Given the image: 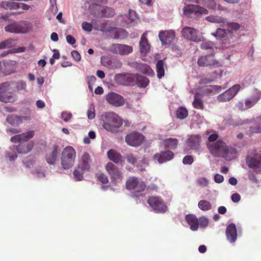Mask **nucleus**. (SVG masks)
<instances>
[{
	"instance_id": "nucleus-6",
	"label": "nucleus",
	"mask_w": 261,
	"mask_h": 261,
	"mask_svg": "<svg viewBox=\"0 0 261 261\" xmlns=\"http://www.w3.org/2000/svg\"><path fill=\"white\" fill-rule=\"evenodd\" d=\"M207 148L211 153L215 156L221 157L226 146L225 142L218 140L214 143L207 144Z\"/></svg>"
},
{
	"instance_id": "nucleus-25",
	"label": "nucleus",
	"mask_w": 261,
	"mask_h": 261,
	"mask_svg": "<svg viewBox=\"0 0 261 261\" xmlns=\"http://www.w3.org/2000/svg\"><path fill=\"white\" fill-rule=\"evenodd\" d=\"M92 24L94 26V29L95 30L100 31L102 32H107L110 31L107 28V22L106 20H96L93 19L92 20Z\"/></svg>"
},
{
	"instance_id": "nucleus-63",
	"label": "nucleus",
	"mask_w": 261,
	"mask_h": 261,
	"mask_svg": "<svg viewBox=\"0 0 261 261\" xmlns=\"http://www.w3.org/2000/svg\"><path fill=\"white\" fill-rule=\"evenodd\" d=\"M11 141L13 143H21L19 135L13 136L11 138Z\"/></svg>"
},
{
	"instance_id": "nucleus-58",
	"label": "nucleus",
	"mask_w": 261,
	"mask_h": 261,
	"mask_svg": "<svg viewBox=\"0 0 261 261\" xmlns=\"http://www.w3.org/2000/svg\"><path fill=\"white\" fill-rule=\"evenodd\" d=\"M207 18L211 19L210 21L213 22H215L217 23H224L225 22V20L224 18L221 17H213L212 18L210 17H207Z\"/></svg>"
},
{
	"instance_id": "nucleus-35",
	"label": "nucleus",
	"mask_w": 261,
	"mask_h": 261,
	"mask_svg": "<svg viewBox=\"0 0 261 261\" xmlns=\"http://www.w3.org/2000/svg\"><path fill=\"white\" fill-rule=\"evenodd\" d=\"M164 142L167 147H169L171 149L176 148L178 145V140L175 138L167 139L164 140Z\"/></svg>"
},
{
	"instance_id": "nucleus-51",
	"label": "nucleus",
	"mask_w": 261,
	"mask_h": 261,
	"mask_svg": "<svg viewBox=\"0 0 261 261\" xmlns=\"http://www.w3.org/2000/svg\"><path fill=\"white\" fill-rule=\"evenodd\" d=\"M182 162L184 164L190 165L193 162V158L191 155H186L184 158Z\"/></svg>"
},
{
	"instance_id": "nucleus-20",
	"label": "nucleus",
	"mask_w": 261,
	"mask_h": 261,
	"mask_svg": "<svg viewBox=\"0 0 261 261\" xmlns=\"http://www.w3.org/2000/svg\"><path fill=\"white\" fill-rule=\"evenodd\" d=\"M34 146V143L32 142L23 143L21 142L17 146H14L13 147L19 153H27L30 152Z\"/></svg>"
},
{
	"instance_id": "nucleus-26",
	"label": "nucleus",
	"mask_w": 261,
	"mask_h": 261,
	"mask_svg": "<svg viewBox=\"0 0 261 261\" xmlns=\"http://www.w3.org/2000/svg\"><path fill=\"white\" fill-rule=\"evenodd\" d=\"M201 137L198 135H192L187 140V144L192 149L198 148L200 142Z\"/></svg>"
},
{
	"instance_id": "nucleus-59",
	"label": "nucleus",
	"mask_w": 261,
	"mask_h": 261,
	"mask_svg": "<svg viewBox=\"0 0 261 261\" xmlns=\"http://www.w3.org/2000/svg\"><path fill=\"white\" fill-rule=\"evenodd\" d=\"M19 8V3L11 2L9 4V9H17Z\"/></svg>"
},
{
	"instance_id": "nucleus-55",
	"label": "nucleus",
	"mask_w": 261,
	"mask_h": 261,
	"mask_svg": "<svg viewBox=\"0 0 261 261\" xmlns=\"http://www.w3.org/2000/svg\"><path fill=\"white\" fill-rule=\"evenodd\" d=\"M71 55L75 61H79L81 60V55L77 51H72Z\"/></svg>"
},
{
	"instance_id": "nucleus-28",
	"label": "nucleus",
	"mask_w": 261,
	"mask_h": 261,
	"mask_svg": "<svg viewBox=\"0 0 261 261\" xmlns=\"http://www.w3.org/2000/svg\"><path fill=\"white\" fill-rule=\"evenodd\" d=\"M59 147L57 145H54L51 153L46 156V161L50 164H54L57 161Z\"/></svg>"
},
{
	"instance_id": "nucleus-62",
	"label": "nucleus",
	"mask_w": 261,
	"mask_h": 261,
	"mask_svg": "<svg viewBox=\"0 0 261 261\" xmlns=\"http://www.w3.org/2000/svg\"><path fill=\"white\" fill-rule=\"evenodd\" d=\"M96 177L97 179H107V176L101 172H98L96 174Z\"/></svg>"
},
{
	"instance_id": "nucleus-10",
	"label": "nucleus",
	"mask_w": 261,
	"mask_h": 261,
	"mask_svg": "<svg viewBox=\"0 0 261 261\" xmlns=\"http://www.w3.org/2000/svg\"><path fill=\"white\" fill-rule=\"evenodd\" d=\"M136 75L129 73L117 74L115 79L117 82L124 86H133L135 84Z\"/></svg>"
},
{
	"instance_id": "nucleus-18",
	"label": "nucleus",
	"mask_w": 261,
	"mask_h": 261,
	"mask_svg": "<svg viewBox=\"0 0 261 261\" xmlns=\"http://www.w3.org/2000/svg\"><path fill=\"white\" fill-rule=\"evenodd\" d=\"M17 95L11 92L4 90L0 92V101L4 103H13L16 101Z\"/></svg>"
},
{
	"instance_id": "nucleus-49",
	"label": "nucleus",
	"mask_w": 261,
	"mask_h": 261,
	"mask_svg": "<svg viewBox=\"0 0 261 261\" xmlns=\"http://www.w3.org/2000/svg\"><path fill=\"white\" fill-rule=\"evenodd\" d=\"M72 115L71 113L63 112L61 114V118L65 122L68 121L72 117Z\"/></svg>"
},
{
	"instance_id": "nucleus-57",
	"label": "nucleus",
	"mask_w": 261,
	"mask_h": 261,
	"mask_svg": "<svg viewBox=\"0 0 261 261\" xmlns=\"http://www.w3.org/2000/svg\"><path fill=\"white\" fill-rule=\"evenodd\" d=\"M66 41L69 44L71 45L75 44L76 42L75 38L70 35L66 36Z\"/></svg>"
},
{
	"instance_id": "nucleus-34",
	"label": "nucleus",
	"mask_w": 261,
	"mask_h": 261,
	"mask_svg": "<svg viewBox=\"0 0 261 261\" xmlns=\"http://www.w3.org/2000/svg\"><path fill=\"white\" fill-rule=\"evenodd\" d=\"M176 115L177 118L184 119L187 117L188 111L186 108L183 107L178 108L176 112Z\"/></svg>"
},
{
	"instance_id": "nucleus-3",
	"label": "nucleus",
	"mask_w": 261,
	"mask_h": 261,
	"mask_svg": "<svg viewBox=\"0 0 261 261\" xmlns=\"http://www.w3.org/2000/svg\"><path fill=\"white\" fill-rule=\"evenodd\" d=\"M32 29L31 23L27 21H14L5 27L6 32L14 34H26Z\"/></svg>"
},
{
	"instance_id": "nucleus-61",
	"label": "nucleus",
	"mask_w": 261,
	"mask_h": 261,
	"mask_svg": "<svg viewBox=\"0 0 261 261\" xmlns=\"http://www.w3.org/2000/svg\"><path fill=\"white\" fill-rule=\"evenodd\" d=\"M96 80L95 76L92 75L87 77V83L88 84H94Z\"/></svg>"
},
{
	"instance_id": "nucleus-45",
	"label": "nucleus",
	"mask_w": 261,
	"mask_h": 261,
	"mask_svg": "<svg viewBox=\"0 0 261 261\" xmlns=\"http://www.w3.org/2000/svg\"><path fill=\"white\" fill-rule=\"evenodd\" d=\"M202 5L212 9H215L216 8V3L214 0H204Z\"/></svg>"
},
{
	"instance_id": "nucleus-41",
	"label": "nucleus",
	"mask_w": 261,
	"mask_h": 261,
	"mask_svg": "<svg viewBox=\"0 0 261 261\" xmlns=\"http://www.w3.org/2000/svg\"><path fill=\"white\" fill-rule=\"evenodd\" d=\"M110 68L112 69L120 68L122 66V62L116 59H112L109 61Z\"/></svg>"
},
{
	"instance_id": "nucleus-31",
	"label": "nucleus",
	"mask_w": 261,
	"mask_h": 261,
	"mask_svg": "<svg viewBox=\"0 0 261 261\" xmlns=\"http://www.w3.org/2000/svg\"><path fill=\"white\" fill-rule=\"evenodd\" d=\"M109 159L116 163H118L122 160V155L116 151L111 149L107 153Z\"/></svg>"
},
{
	"instance_id": "nucleus-5",
	"label": "nucleus",
	"mask_w": 261,
	"mask_h": 261,
	"mask_svg": "<svg viewBox=\"0 0 261 261\" xmlns=\"http://www.w3.org/2000/svg\"><path fill=\"white\" fill-rule=\"evenodd\" d=\"M246 164L249 168L260 170L261 169V153L254 152L246 157Z\"/></svg>"
},
{
	"instance_id": "nucleus-24",
	"label": "nucleus",
	"mask_w": 261,
	"mask_h": 261,
	"mask_svg": "<svg viewBox=\"0 0 261 261\" xmlns=\"http://www.w3.org/2000/svg\"><path fill=\"white\" fill-rule=\"evenodd\" d=\"M146 36L147 33L145 32L143 34L141 37L139 44L140 50L142 53H147L150 50V45L148 44Z\"/></svg>"
},
{
	"instance_id": "nucleus-29",
	"label": "nucleus",
	"mask_w": 261,
	"mask_h": 261,
	"mask_svg": "<svg viewBox=\"0 0 261 261\" xmlns=\"http://www.w3.org/2000/svg\"><path fill=\"white\" fill-rule=\"evenodd\" d=\"M91 162L90 156L88 153L84 152L81 158V160L79 166L85 168L86 170H89L90 163Z\"/></svg>"
},
{
	"instance_id": "nucleus-32",
	"label": "nucleus",
	"mask_w": 261,
	"mask_h": 261,
	"mask_svg": "<svg viewBox=\"0 0 261 261\" xmlns=\"http://www.w3.org/2000/svg\"><path fill=\"white\" fill-rule=\"evenodd\" d=\"M165 63L163 60H158L156 64L157 76L160 79L165 75Z\"/></svg>"
},
{
	"instance_id": "nucleus-36",
	"label": "nucleus",
	"mask_w": 261,
	"mask_h": 261,
	"mask_svg": "<svg viewBox=\"0 0 261 261\" xmlns=\"http://www.w3.org/2000/svg\"><path fill=\"white\" fill-rule=\"evenodd\" d=\"M217 39L225 40L227 38L226 31L224 29H218L215 34H213Z\"/></svg>"
},
{
	"instance_id": "nucleus-1",
	"label": "nucleus",
	"mask_w": 261,
	"mask_h": 261,
	"mask_svg": "<svg viewBox=\"0 0 261 261\" xmlns=\"http://www.w3.org/2000/svg\"><path fill=\"white\" fill-rule=\"evenodd\" d=\"M102 127L108 132L116 133L122 126L123 121L118 115L113 112H108L101 116Z\"/></svg>"
},
{
	"instance_id": "nucleus-56",
	"label": "nucleus",
	"mask_w": 261,
	"mask_h": 261,
	"mask_svg": "<svg viewBox=\"0 0 261 261\" xmlns=\"http://www.w3.org/2000/svg\"><path fill=\"white\" fill-rule=\"evenodd\" d=\"M231 199L233 202H238L240 199V195L238 193H234L231 196Z\"/></svg>"
},
{
	"instance_id": "nucleus-33",
	"label": "nucleus",
	"mask_w": 261,
	"mask_h": 261,
	"mask_svg": "<svg viewBox=\"0 0 261 261\" xmlns=\"http://www.w3.org/2000/svg\"><path fill=\"white\" fill-rule=\"evenodd\" d=\"M193 106L194 108L197 109L203 110L204 106L201 98L200 96V94L198 93H196L194 96V99L192 103Z\"/></svg>"
},
{
	"instance_id": "nucleus-30",
	"label": "nucleus",
	"mask_w": 261,
	"mask_h": 261,
	"mask_svg": "<svg viewBox=\"0 0 261 261\" xmlns=\"http://www.w3.org/2000/svg\"><path fill=\"white\" fill-rule=\"evenodd\" d=\"M135 75V83L139 87L145 88L148 85L149 80L147 77L140 74Z\"/></svg>"
},
{
	"instance_id": "nucleus-15",
	"label": "nucleus",
	"mask_w": 261,
	"mask_h": 261,
	"mask_svg": "<svg viewBox=\"0 0 261 261\" xmlns=\"http://www.w3.org/2000/svg\"><path fill=\"white\" fill-rule=\"evenodd\" d=\"M175 36V32L172 30L162 31L159 34V37L163 44L171 43L173 41Z\"/></svg>"
},
{
	"instance_id": "nucleus-47",
	"label": "nucleus",
	"mask_w": 261,
	"mask_h": 261,
	"mask_svg": "<svg viewBox=\"0 0 261 261\" xmlns=\"http://www.w3.org/2000/svg\"><path fill=\"white\" fill-rule=\"evenodd\" d=\"M93 25L90 23L85 21L82 23V28L84 30L90 32L92 31L93 28Z\"/></svg>"
},
{
	"instance_id": "nucleus-7",
	"label": "nucleus",
	"mask_w": 261,
	"mask_h": 261,
	"mask_svg": "<svg viewBox=\"0 0 261 261\" xmlns=\"http://www.w3.org/2000/svg\"><path fill=\"white\" fill-rule=\"evenodd\" d=\"M126 143L129 146L138 147L144 140V136L138 132H133L126 135L125 137Z\"/></svg>"
},
{
	"instance_id": "nucleus-39",
	"label": "nucleus",
	"mask_w": 261,
	"mask_h": 261,
	"mask_svg": "<svg viewBox=\"0 0 261 261\" xmlns=\"http://www.w3.org/2000/svg\"><path fill=\"white\" fill-rule=\"evenodd\" d=\"M34 135V132L33 130L29 131L21 134H19L21 142L25 143L28 140L31 139Z\"/></svg>"
},
{
	"instance_id": "nucleus-4",
	"label": "nucleus",
	"mask_w": 261,
	"mask_h": 261,
	"mask_svg": "<svg viewBox=\"0 0 261 261\" xmlns=\"http://www.w3.org/2000/svg\"><path fill=\"white\" fill-rule=\"evenodd\" d=\"M147 203L156 213H164L167 211L166 203L159 197H149Z\"/></svg>"
},
{
	"instance_id": "nucleus-53",
	"label": "nucleus",
	"mask_w": 261,
	"mask_h": 261,
	"mask_svg": "<svg viewBox=\"0 0 261 261\" xmlns=\"http://www.w3.org/2000/svg\"><path fill=\"white\" fill-rule=\"evenodd\" d=\"M127 161L133 165H135L137 163L136 158L133 156V154H128L126 156Z\"/></svg>"
},
{
	"instance_id": "nucleus-27",
	"label": "nucleus",
	"mask_w": 261,
	"mask_h": 261,
	"mask_svg": "<svg viewBox=\"0 0 261 261\" xmlns=\"http://www.w3.org/2000/svg\"><path fill=\"white\" fill-rule=\"evenodd\" d=\"M115 15L114 10L109 7H102L101 9L95 15L99 17H112Z\"/></svg>"
},
{
	"instance_id": "nucleus-21",
	"label": "nucleus",
	"mask_w": 261,
	"mask_h": 261,
	"mask_svg": "<svg viewBox=\"0 0 261 261\" xmlns=\"http://www.w3.org/2000/svg\"><path fill=\"white\" fill-rule=\"evenodd\" d=\"M106 168L109 174L111 176L112 179H117L121 177V174L118 169L113 163H108Z\"/></svg>"
},
{
	"instance_id": "nucleus-11",
	"label": "nucleus",
	"mask_w": 261,
	"mask_h": 261,
	"mask_svg": "<svg viewBox=\"0 0 261 261\" xmlns=\"http://www.w3.org/2000/svg\"><path fill=\"white\" fill-rule=\"evenodd\" d=\"M106 100L111 105L116 107L122 106L125 103V99L120 95L115 93L110 92L106 95Z\"/></svg>"
},
{
	"instance_id": "nucleus-40",
	"label": "nucleus",
	"mask_w": 261,
	"mask_h": 261,
	"mask_svg": "<svg viewBox=\"0 0 261 261\" xmlns=\"http://www.w3.org/2000/svg\"><path fill=\"white\" fill-rule=\"evenodd\" d=\"M138 68L144 74L150 75L153 72L152 69L146 64H140L138 65Z\"/></svg>"
},
{
	"instance_id": "nucleus-12",
	"label": "nucleus",
	"mask_w": 261,
	"mask_h": 261,
	"mask_svg": "<svg viewBox=\"0 0 261 261\" xmlns=\"http://www.w3.org/2000/svg\"><path fill=\"white\" fill-rule=\"evenodd\" d=\"M185 15H189L194 13L196 15L207 14L208 10L197 5H187L183 9Z\"/></svg>"
},
{
	"instance_id": "nucleus-19",
	"label": "nucleus",
	"mask_w": 261,
	"mask_h": 261,
	"mask_svg": "<svg viewBox=\"0 0 261 261\" xmlns=\"http://www.w3.org/2000/svg\"><path fill=\"white\" fill-rule=\"evenodd\" d=\"M174 156V153L169 150H166L162 151L160 153H156L154 155V159L158 161L160 163H163L168 161L171 160Z\"/></svg>"
},
{
	"instance_id": "nucleus-22",
	"label": "nucleus",
	"mask_w": 261,
	"mask_h": 261,
	"mask_svg": "<svg viewBox=\"0 0 261 261\" xmlns=\"http://www.w3.org/2000/svg\"><path fill=\"white\" fill-rule=\"evenodd\" d=\"M185 219L190 226V229L193 231H196L199 227V222L197 218L194 215L188 214L186 216Z\"/></svg>"
},
{
	"instance_id": "nucleus-46",
	"label": "nucleus",
	"mask_w": 261,
	"mask_h": 261,
	"mask_svg": "<svg viewBox=\"0 0 261 261\" xmlns=\"http://www.w3.org/2000/svg\"><path fill=\"white\" fill-rule=\"evenodd\" d=\"M198 222L199 226L202 228H205L207 227L208 224V219L204 217H201L199 218V219H198Z\"/></svg>"
},
{
	"instance_id": "nucleus-37",
	"label": "nucleus",
	"mask_w": 261,
	"mask_h": 261,
	"mask_svg": "<svg viewBox=\"0 0 261 261\" xmlns=\"http://www.w3.org/2000/svg\"><path fill=\"white\" fill-rule=\"evenodd\" d=\"M198 207L203 211H207L211 209L212 205L211 203L205 200H201L199 201L198 204Z\"/></svg>"
},
{
	"instance_id": "nucleus-13",
	"label": "nucleus",
	"mask_w": 261,
	"mask_h": 261,
	"mask_svg": "<svg viewBox=\"0 0 261 261\" xmlns=\"http://www.w3.org/2000/svg\"><path fill=\"white\" fill-rule=\"evenodd\" d=\"M110 51L121 56L127 55L132 53L133 47L125 44H113L110 47Z\"/></svg>"
},
{
	"instance_id": "nucleus-17",
	"label": "nucleus",
	"mask_w": 261,
	"mask_h": 261,
	"mask_svg": "<svg viewBox=\"0 0 261 261\" xmlns=\"http://www.w3.org/2000/svg\"><path fill=\"white\" fill-rule=\"evenodd\" d=\"M226 236L227 239L231 243H234L237 239V231L236 225L234 223L229 224L226 229Z\"/></svg>"
},
{
	"instance_id": "nucleus-43",
	"label": "nucleus",
	"mask_w": 261,
	"mask_h": 261,
	"mask_svg": "<svg viewBox=\"0 0 261 261\" xmlns=\"http://www.w3.org/2000/svg\"><path fill=\"white\" fill-rule=\"evenodd\" d=\"M258 133H261V127L257 125L250 127L248 130V134L249 135Z\"/></svg>"
},
{
	"instance_id": "nucleus-50",
	"label": "nucleus",
	"mask_w": 261,
	"mask_h": 261,
	"mask_svg": "<svg viewBox=\"0 0 261 261\" xmlns=\"http://www.w3.org/2000/svg\"><path fill=\"white\" fill-rule=\"evenodd\" d=\"M228 27L231 29V31H237L240 29V25L237 22H229L228 23Z\"/></svg>"
},
{
	"instance_id": "nucleus-42",
	"label": "nucleus",
	"mask_w": 261,
	"mask_h": 261,
	"mask_svg": "<svg viewBox=\"0 0 261 261\" xmlns=\"http://www.w3.org/2000/svg\"><path fill=\"white\" fill-rule=\"evenodd\" d=\"M19 121V118L15 115H9L7 117V121L11 125L17 124Z\"/></svg>"
},
{
	"instance_id": "nucleus-60",
	"label": "nucleus",
	"mask_w": 261,
	"mask_h": 261,
	"mask_svg": "<svg viewBox=\"0 0 261 261\" xmlns=\"http://www.w3.org/2000/svg\"><path fill=\"white\" fill-rule=\"evenodd\" d=\"M213 79H207L206 77H202L199 81L200 84H206L211 83L213 81Z\"/></svg>"
},
{
	"instance_id": "nucleus-44",
	"label": "nucleus",
	"mask_w": 261,
	"mask_h": 261,
	"mask_svg": "<svg viewBox=\"0 0 261 261\" xmlns=\"http://www.w3.org/2000/svg\"><path fill=\"white\" fill-rule=\"evenodd\" d=\"M213 46L214 44L210 41L203 42L200 45L201 48L203 49H211L213 50Z\"/></svg>"
},
{
	"instance_id": "nucleus-9",
	"label": "nucleus",
	"mask_w": 261,
	"mask_h": 261,
	"mask_svg": "<svg viewBox=\"0 0 261 261\" xmlns=\"http://www.w3.org/2000/svg\"><path fill=\"white\" fill-rule=\"evenodd\" d=\"M197 64L201 67L214 66L218 67L221 66L220 63L215 59L214 55L213 54L201 56L198 59Z\"/></svg>"
},
{
	"instance_id": "nucleus-16",
	"label": "nucleus",
	"mask_w": 261,
	"mask_h": 261,
	"mask_svg": "<svg viewBox=\"0 0 261 261\" xmlns=\"http://www.w3.org/2000/svg\"><path fill=\"white\" fill-rule=\"evenodd\" d=\"M126 187L128 190H133L136 192H141L144 190L146 185L142 180H127Z\"/></svg>"
},
{
	"instance_id": "nucleus-48",
	"label": "nucleus",
	"mask_w": 261,
	"mask_h": 261,
	"mask_svg": "<svg viewBox=\"0 0 261 261\" xmlns=\"http://www.w3.org/2000/svg\"><path fill=\"white\" fill-rule=\"evenodd\" d=\"M27 84L23 81H20L16 84V88L17 91L25 90Z\"/></svg>"
},
{
	"instance_id": "nucleus-23",
	"label": "nucleus",
	"mask_w": 261,
	"mask_h": 261,
	"mask_svg": "<svg viewBox=\"0 0 261 261\" xmlns=\"http://www.w3.org/2000/svg\"><path fill=\"white\" fill-rule=\"evenodd\" d=\"M237 153V151L235 148L226 145L221 157L224 158L226 160L230 161L236 157Z\"/></svg>"
},
{
	"instance_id": "nucleus-52",
	"label": "nucleus",
	"mask_w": 261,
	"mask_h": 261,
	"mask_svg": "<svg viewBox=\"0 0 261 261\" xmlns=\"http://www.w3.org/2000/svg\"><path fill=\"white\" fill-rule=\"evenodd\" d=\"M95 116V111L94 107H91L88 110V117L89 119H92Z\"/></svg>"
},
{
	"instance_id": "nucleus-14",
	"label": "nucleus",
	"mask_w": 261,
	"mask_h": 261,
	"mask_svg": "<svg viewBox=\"0 0 261 261\" xmlns=\"http://www.w3.org/2000/svg\"><path fill=\"white\" fill-rule=\"evenodd\" d=\"M198 32L193 28L185 27L181 30L182 36L188 40L194 42L201 41L200 38L197 36Z\"/></svg>"
},
{
	"instance_id": "nucleus-2",
	"label": "nucleus",
	"mask_w": 261,
	"mask_h": 261,
	"mask_svg": "<svg viewBox=\"0 0 261 261\" xmlns=\"http://www.w3.org/2000/svg\"><path fill=\"white\" fill-rule=\"evenodd\" d=\"M76 151L71 146H68L64 148L61 156V164L64 169L71 168L75 162Z\"/></svg>"
},
{
	"instance_id": "nucleus-8",
	"label": "nucleus",
	"mask_w": 261,
	"mask_h": 261,
	"mask_svg": "<svg viewBox=\"0 0 261 261\" xmlns=\"http://www.w3.org/2000/svg\"><path fill=\"white\" fill-rule=\"evenodd\" d=\"M241 88L239 84L235 85L217 96V100L220 102H226L231 100Z\"/></svg>"
},
{
	"instance_id": "nucleus-38",
	"label": "nucleus",
	"mask_w": 261,
	"mask_h": 261,
	"mask_svg": "<svg viewBox=\"0 0 261 261\" xmlns=\"http://www.w3.org/2000/svg\"><path fill=\"white\" fill-rule=\"evenodd\" d=\"M86 170H87L85 169V168L79 165L73 171L74 178L76 179H82L83 177V174L85 171Z\"/></svg>"
},
{
	"instance_id": "nucleus-64",
	"label": "nucleus",
	"mask_w": 261,
	"mask_h": 261,
	"mask_svg": "<svg viewBox=\"0 0 261 261\" xmlns=\"http://www.w3.org/2000/svg\"><path fill=\"white\" fill-rule=\"evenodd\" d=\"M218 138V136L217 134H213L211 135L208 137V140L209 142H212L216 141Z\"/></svg>"
},
{
	"instance_id": "nucleus-54",
	"label": "nucleus",
	"mask_w": 261,
	"mask_h": 261,
	"mask_svg": "<svg viewBox=\"0 0 261 261\" xmlns=\"http://www.w3.org/2000/svg\"><path fill=\"white\" fill-rule=\"evenodd\" d=\"M13 41V39H8V40L2 42L0 44L1 48H4L7 47L9 45L11 44L12 43Z\"/></svg>"
}]
</instances>
